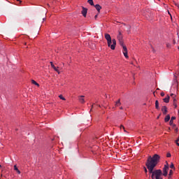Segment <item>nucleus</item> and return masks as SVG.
Here are the masks:
<instances>
[{"instance_id":"nucleus-1","label":"nucleus","mask_w":179,"mask_h":179,"mask_svg":"<svg viewBox=\"0 0 179 179\" xmlns=\"http://www.w3.org/2000/svg\"><path fill=\"white\" fill-rule=\"evenodd\" d=\"M159 162H160V155L157 154H155L152 157L149 156L147 159L145 166L149 173L151 174L152 179H160V177L163 176V172L161 169L155 170V167L157 166Z\"/></svg>"},{"instance_id":"nucleus-2","label":"nucleus","mask_w":179,"mask_h":179,"mask_svg":"<svg viewBox=\"0 0 179 179\" xmlns=\"http://www.w3.org/2000/svg\"><path fill=\"white\" fill-rule=\"evenodd\" d=\"M108 47L110 48V50H115V46L117 45V41L115 39H110L107 41Z\"/></svg>"},{"instance_id":"nucleus-3","label":"nucleus","mask_w":179,"mask_h":179,"mask_svg":"<svg viewBox=\"0 0 179 179\" xmlns=\"http://www.w3.org/2000/svg\"><path fill=\"white\" fill-rule=\"evenodd\" d=\"M81 13H82L83 16H84V17H86V15H87V8L83 7Z\"/></svg>"},{"instance_id":"nucleus-4","label":"nucleus","mask_w":179,"mask_h":179,"mask_svg":"<svg viewBox=\"0 0 179 179\" xmlns=\"http://www.w3.org/2000/svg\"><path fill=\"white\" fill-rule=\"evenodd\" d=\"M50 65L52 66V69H54V70L57 72V73L59 75L60 72H59V70H58V67H56L55 65H54V63H52V62H50Z\"/></svg>"},{"instance_id":"nucleus-5","label":"nucleus","mask_w":179,"mask_h":179,"mask_svg":"<svg viewBox=\"0 0 179 179\" xmlns=\"http://www.w3.org/2000/svg\"><path fill=\"white\" fill-rule=\"evenodd\" d=\"M162 111L164 115H166V114H167V106H162Z\"/></svg>"},{"instance_id":"nucleus-6","label":"nucleus","mask_w":179,"mask_h":179,"mask_svg":"<svg viewBox=\"0 0 179 179\" xmlns=\"http://www.w3.org/2000/svg\"><path fill=\"white\" fill-rule=\"evenodd\" d=\"M174 120H176V117L173 116L171 118V120L169 122V125L173 126V127H176V124H173V122H174Z\"/></svg>"},{"instance_id":"nucleus-7","label":"nucleus","mask_w":179,"mask_h":179,"mask_svg":"<svg viewBox=\"0 0 179 179\" xmlns=\"http://www.w3.org/2000/svg\"><path fill=\"white\" fill-rule=\"evenodd\" d=\"M122 38H123L122 33H121V31H119V34L117 35V40H118V41H122Z\"/></svg>"},{"instance_id":"nucleus-8","label":"nucleus","mask_w":179,"mask_h":179,"mask_svg":"<svg viewBox=\"0 0 179 179\" xmlns=\"http://www.w3.org/2000/svg\"><path fill=\"white\" fill-rule=\"evenodd\" d=\"M94 7H95V8L96 9L98 13H100V10H101V6L99 5V4H96V5L94 6Z\"/></svg>"},{"instance_id":"nucleus-9","label":"nucleus","mask_w":179,"mask_h":179,"mask_svg":"<svg viewBox=\"0 0 179 179\" xmlns=\"http://www.w3.org/2000/svg\"><path fill=\"white\" fill-rule=\"evenodd\" d=\"M164 103H169L170 101V96L167 95L164 99Z\"/></svg>"},{"instance_id":"nucleus-10","label":"nucleus","mask_w":179,"mask_h":179,"mask_svg":"<svg viewBox=\"0 0 179 179\" xmlns=\"http://www.w3.org/2000/svg\"><path fill=\"white\" fill-rule=\"evenodd\" d=\"M105 38L106 41L111 40V36L109 34H105Z\"/></svg>"},{"instance_id":"nucleus-11","label":"nucleus","mask_w":179,"mask_h":179,"mask_svg":"<svg viewBox=\"0 0 179 179\" xmlns=\"http://www.w3.org/2000/svg\"><path fill=\"white\" fill-rule=\"evenodd\" d=\"M83 97H85V96H80L79 98V101H80V103H82V104H83V103H85V99H83Z\"/></svg>"},{"instance_id":"nucleus-12","label":"nucleus","mask_w":179,"mask_h":179,"mask_svg":"<svg viewBox=\"0 0 179 179\" xmlns=\"http://www.w3.org/2000/svg\"><path fill=\"white\" fill-rule=\"evenodd\" d=\"M167 174H169V171L165 170V169H163L162 175H163L164 177H167Z\"/></svg>"},{"instance_id":"nucleus-13","label":"nucleus","mask_w":179,"mask_h":179,"mask_svg":"<svg viewBox=\"0 0 179 179\" xmlns=\"http://www.w3.org/2000/svg\"><path fill=\"white\" fill-rule=\"evenodd\" d=\"M164 121H165V122H169V121H170V115H167L165 117Z\"/></svg>"},{"instance_id":"nucleus-14","label":"nucleus","mask_w":179,"mask_h":179,"mask_svg":"<svg viewBox=\"0 0 179 179\" xmlns=\"http://www.w3.org/2000/svg\"><path fill=\"white\" fill-rule=\"evenodd\" d=\"M121 106V101L119 99L115 102V107H120Z\"/></svg>"},{"instance_id":"nucleus-15","label":"nucleus","mask_w":179,"mask_h":179,"mask_svg":"<svg viewBox=\"0 0 179 179\" xmlns=\"http://www.w3.org/2000/svg\"><path fill=\"white\" fill-rule=\"evenodd\" d=\"M14 170L17 171V174H20V171L19 170V169H17V166H16V165L14 166Z\"/></svg>"},{"instance_id":"nucleus-16","label":"nucleus","mask_w":179,"mask_h":179,"mask_svg":"<svg viewBox=\"0 0 179 179\" xmlns=\"http://www.w3.org/2000/svg\"><path fill=\"white\" fill-rule=\"evenodd\" d=\"M127 30L128 34H129V33H131V25L127 26Z\"/></svg>"},{"instance_id":"nucleus-17","label":"nucleus","mask_w":179,"mask_h":179,"mask_svg":"<svg viewBox=\"0 0 179 179\" xmlns=\"http://www.w3.org/2000/svg\"><path fill=\"white\" fill-rule=\"evenodd\" d=\"M31 83H33V85H35L36 86H38V87H40V85L37 83V82H36L34 80H31Z\"/></svg>"},{"instance_id":"nucleus-18","label":"nucleus","mask_w":179,"mask_h":179,"mask_svg":"<svg viewBox=\"0 0 179 179\" xmlns=\"http://www.w3.org/2000/svg\"><path fill=\"white\" fill-rule=\"evenodd\" d=\"M88 3L91 5L92 6H94V2H93V0H88L87 1Z\"/></svg>"},{"instance_id":"nucleus-19","label":"nucleus","mask_w":179,"mask_h":179,"mask_svg":"<svg viewBox=\"0 0 179 179\" xmlns=\"http://www.w3.org/2000/svg\"><path fill=\"white\" fill-rule=\"evenodd\" d=\"M155 108L159 110V101L157 100L155 101Z\"/></svg>"},{"instance_id":"nucleus-20","label":"nucleus","mask_w":179,"mask_h":179,"mask_svg":"<svg viewBox=\"0 0 179 179\" xmlns=\"http://www.w3.org/2000/svg\"><path fill=\"white\" fill-rule=\"evenodd\" d=\"M163 170L169 171V163L166 162V164L164 165Z\"/></svg>"},{"instance_id":"nucleus-21","label":"nucleus","mask_w":179,"mask_h":179,"mask_svg":"<svg viewBox=\"0 0 179 179\" xmlns=\"http://www.w3.org/2000/svg\"><path fill=\"white\" fill-rule=\"evenodd\" d=\"M123 48V52H128V49L127 48V46H122Z\"/></svg>"},{"instance_id":"nucleus-22","label":"nucleus","mask_w":179,"mask_h":179,"mask_svg":"<svg viewBox=\"0 0 179 179\" xmlns=\"http://www.w3.org/2000/svg\"><path fill=\"white\" fill-rule=\"evenodd\" d=\"M119 43H120V45H121L122 47L125 46V45H124V41L123 40L119 41Z\"/></svg>"},{"instance_id":"nucleus-23","label":"nucleus","mask_w":179,"mask_h":179,"mask_svg":"<svg viewBox=\"0 0 179 179\" xmlns=\"http://www.w3.org/2000/svg\"><path fill=\"white\" fill-rule=\"evenodd\" d=\"M123 54H124V56L125 57V58H129L128 52H124Z\"/></svg>"},{"instance_id":"nucleus-24","label":"nucleus","mask_w":179,"mask_h":179,"mask_svg":"<svg viewBox=\"0 0 179 179\" xmlns=\"http://www.w3.org/2000/svg\"><path fill=\"white\" fill-rule=\"evenodd\" d=\"M170 167L173 170H176V167L174 166V164L171 163Z\"/></svg>"},{"instance_id":"nucleus-25","label":"nucleus","mask_w":179,"mask_h":179,"mask_svg":"<svg viewBox=\"0 0 179 179\" xmlns=\"http://www.w3.org/2000/svg\"><path fill=\"white\" fill-rule=\"evenodd\" d=\"M169 176V178L171 177V176H173V170H170Z\"/></svg>"},{"instance_id":"nucleus-26","label":"nucleus","mask_w":179,"mask_h":179,"mask_svg":"<svg viewBox=\"0 0 179 179\" xmlns=\"http://www.w3.org/2000/svg\"><path fill=\"white\" fill-rule=\"evenodd\" d=\"M59 97L61 100H65V98L62 95H59Z\"/></svg>"},{"instance_id":"nucleus-27","label":"nucleus","mask_w":179,"mask_h":179,"mask_svg":"<svg viewBox=\"0 0 179 179\" xmlns=\"http://www.w3.org/2000/svg\"><path fill=\"white\" fill-rule=\"evenodd\" d=\"M166 157H171V154L170 152H168L166 154Z\"/></svg>"},{"instance_id":"nucleus-28","label":"nucleus","mask_w":179,"mask_h":179,"mask_svg":"<svg viewBox=\"0 0 179 179\" xmlns=\"http://www.w3.org/2000/svg\"><path fill=\"white\" fill-rule=\"evenodd\" d=\"M173 106H174L175 108H177V103L173 102Z\"/></svg>"},{"instance_id":"nucleus-29","label":"nucleus","mask_w":179,"mask_h":179,"mask_svg":"<svg viewBox=\"0 0 179 179\" xmlns=\"http://www.w3.org/2000/svg\"><path fill=\"white\" fill-rule=\"evenodd\" d=\"M120 128H121V129H123L124 131V132H125V127H124V126L121 125V126H120Z\"/></svg>"},{"instance_id":"nucleus-30","label":"nucleus","mask_w":179,"mask_h":179,"mask_svg":"<svg viewBox=\"0 0 179 179\" xmlns=\"http://www.w3.org/2000/svg\"><path fill=\"white\" fill-rule=\"evenodd\" d=\"M171 96L173 97V99L176 97V95H174V94H171Z\"/></svg>"},{"instance_id":"nucleus-31","label":"nucleus","mask_w":179,"mask_h":179,"mask_svg":"<svg viewBox=\"0 0 179 179\" xmlns=\"http://www.w3.org/2000/svg\"><path fill=\"white\" fill-rule=\"evenodd\" d=\"M144 170H145V173H148V169H146V167H144Z\"/></svg>"},{"instance_id":"nucleus-32","label":"nucleus","mask_w":179,"mask_h":179,"mask_svg":"<svg viewBox=\"0 0 179 179\" xmlns=\"http://www.w3.org/2000/svg\"><path fill=\"white\" fill-rule=\"evenodd\" d=\"M175 86H178V83H177V81L175 82Z\"/></svg>"},{"instance_id":"nucleus-33","label":"nucleus","mask_w":179,"mask_h":179,"mask_svg":"<svg viewBox=\"0 0 179 179\" xmlns=\"http://www.w3.org/2000/svg\"><path fill=\"white\" fill-rule=\"evenodd\" d=\"M161 96H162V97H164V92H162V93H161Z\"/></svg>"},{"instance_id":"nucleus-34","label":"nucleus","mask_w":179,"mask_h":179,"mask_svg":"<svg viewBox=\"0 0 179 179\" xmlns=\"http://www.w3.org/2000/svg\"><path fill=\"white\" fill-rule=\"evenodd\" d=\"M176 101H177V99H173V103H176Z\"/></svg>"},{"instance_id":"nucleus-35","label":"nucleus","mask_w":179,"mask_h":179,"mask_svg":"<svg viewBox=\"0 0 179 179\" xmlns=\"http://www.w3.org/2000/svg\"><path fill=\"white\" fill-rule=\"evenodd\" d=\"M97 17H98V15H96L94 16V19H97Z\"/></svg>"},{"instance_id":"nucleus-36","label":"nucleus","mask_w":179,"mask_h":179,"mask_svg":"<svg viewBox=\"0 0 179 179\" xmlns=\"http://www.w3.org/2000/svg\"><path fill=\"white\" fill-rule=\"evenodd\" d=\"M120 110H124V108H123L122 106H121V107L120 108Z\"/></svg>"},{"instance_id":"nucleus-37","label":"nucleus","mask_w":179,"mask_h":179,"mask_svg":"<svg viewBox=\"0 0 179 179\" xmlns=\"http://www.w3.org/2000/svg\"><path fill=\"white\" fill-rule=\"evenodd\" d=\"M176 132H178V128L176 129Z\"/></svg>"},{"instance_id":"nucleus-38","label":"nucleus","mask_w":179,"mask_h":179,"mask_svg":"<svg viewBox=\"0 0 179 179\" xmlns=\"http://www.w3.org/2000/svg\"><path fill=\"white\" fill-rule=\"evenodd\" d=\"M152 51H153V52H155V49H154V48H152Z\"/></svg>"},{"instance_id":"nucleus-39","label":"nucleus","mask_w":179,"mask_h":179,"mask_svg":"<svg viewBox=\"0 0 179 179\" xmlns=\"http://www.w3.org/2000/svg\"><path fill=\"white\" fill-rule=\"evenodd\" d=\"M18 2H20V3H22V1H18Z\"/></svg>"},{"instance_id":"nucleus-40","label":"nucleus","mask_w":179,"mask_h":179,"mask_svg":"<svg viewBox=\"0 0 179 179\" xmlns=\"http://www.w3.org/2000/svg\"><path fill=\"white\" fill-rule=\"evenodd\" d=\"M93 108V105L92 106V108H91V110H90V111H92V109Z\"/></svg>"},{"instance_id":"nucleus-41","label":"nucleus","mask_w":179,"mask_h":179,"mask_svg":"<svg viewBox=\"0 0 179 179\" xmlns=\"http://www.w3.org/2000/svg\"><path fill=\"white\" fill-rule=\"evenodd\" d=\"M159 117L158 116V117H157V119H159Z\"/></svg>"},{"instance_id":"nucleus-42","label":"nucleus","mask_w":179,"mask_h":179,"mask_svg":"<svg viewBox=\"0 0 179 179\" xmlns=\"http://www.w3.org/2000/svg\"><path fill=\"white\" fill-rule=\"evenodd\" d=\"M45 20V18H43V20Z\"/></svg>"},{"instance_id":"nucleus-43","label":"nucleus","mask_w":179,"mask_h":179,"mask_svg":"<svg viewBox=\"0 0 179 179\" xmlns=\"http://www.w3.org/2000/svg\"><path fill=\"white\" fill-rule=\"evenodd\" d=\"M167 47H169V44H167Z\"/></svg>"},{"instance_id":"nucleus-44","label":"nucleus","mask_w":179,"mask_h":179,"mask_svg":"<svg viewBox=\"0 0 179 179\" xmlns=\"http://www.w3.org/2000/svg\"><path fill=\"white\" fill-rule=\"evenodd\" d=\"M160 179H163V178H160Z\"/></svg>"}]
</instances>
